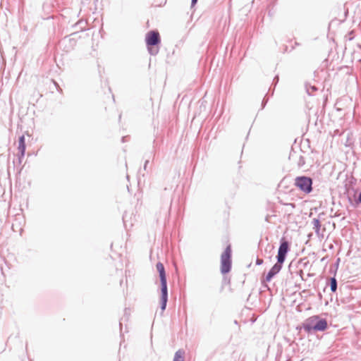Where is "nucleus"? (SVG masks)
Returning a JSON list of instances; mask_svg holds the SVG:
<instances>
[{
    "label": "nucleus",
    "instance_id": "nucleus-14",
    "mask_svg": "<svg viewBox=\"0 0 361 361\" xmlns=\"http://www.w3.org/2000/svg\"><path fill=\"white\" fill-rule=\"evenodd\" d=\"M311 88H312V90H314V91H315V90H317V88H316L315 87H314V86H313V87H312Z\"/></svg>",
    "mask_w": 361,
    "mask_h": 361
},
{
    "label": "nucleus",
    "instance_id": "nucleus-11",
    "mask_svg": "<svg viewBox=\"0 0 361 361\" xmlns=\"http://www.w3.org/2000/svg\"><path fill=\"white\" fill-rule=\"evenodd\" d=\"M313 224L316 228V231L318 232L321 226L319 220L317 219H313Z\"/></svg>",
    "mask_w": 361,
    "mask_h": 361
},
{
    "label": "nucleus",
    "instance_id": "nucleus-7",
    "mask_svg": "<svg viewBox=\"0 0 361 361\" xmlns=\"http://www.w3.org/2000/svg\"><path fill=\"white\" fill-rule=\"evenodd\" d=\"M282 264H279L278 262L276 264H275L272 268L270 269L269 273L267 274L266 276V281H269L273 278L274 276H275L276 274H278L282 267Z\"/></svg>",
    "mask_w": 361,
    "mask_h": 361
},
{
    "label": "nucleus",
    "instance_id": "nucleus-1",
    "mask_svg": "<svg viewBox=\"0 0 361 361\" xmlns=\"http://www.w3.org/2000/svg\"><path fill=\"white\" fill-rule=\"evenodd\" d=\"M157 269L159 274L161 280V310L166 309V302L168 300V290H167V283L164 267L162 263L158 262L156 265Z\"/></svg>",
    "mask_w": 361,
    "mask_h": 361
},
{
    "label": "nucleus",
    "instance_id": "nucleus-3",
    "mask_svg": "<svg viewBox=\"0 0 361 361\" xmlns=\"http://www.w3.org/2000/svg\"><path fill=\"white\" fill-rule=\"evenodd\" d=\"M231 248L228 245L221 256V271L226 274L230 271L231 267Z\"/></svg>",
    "mask_w": 361,
    "mask_h": 361
},
{
    "label": "nucleus",
    "instance_id": "nucleus-8",
    "mask_svg": "<svg viewBox=\"0 0 361 361\" xmlns=\"http://www.w3.org/2000/svg\"><path fill=\"white\" fill-rule=\"evenodd\" d=\"M17 147L20 153V157H23L25 152V135L19 137Z\"/></svg>",
    "mask_w": 361,
    "mask_h": 361
},
{
    "label": "nucleus",
    "instance_id": "nucleus-5",
    "mask_svg": "<svg viewBox=\"0 0 361 361\" xmlns=\"http://www.w3.org/2000/svg\"><path fill=\"white\" fill-rule=\"evenodd\" d=\"M312 180L306 176L297 177L295 179V185L305 193H310L312 190Z\"/></svg>",
    "mask_w": 361,
    "mask_h": 361
},
{
    "label": "nucleus",
    "instance_id": "nucleus-4",
    "mask_svg": "<svg viewBox=\"0 0 361 361\" xmlns=\"http://www.w3.org/2000/svg\"><path fill=\"white\" fill-rule=\"evenodd\" d=\"M307 328L314 331H324L327 328V322L324 319L312 317L308 319Z\"/></svg>",
    "mask_w": 361,
    "mask_h": 361
},
{
    "label": "nucleus",
    "instance_id": "nucleus-9",
    "mask_svg": "<svg viewBox=\"0 0 361 361\" xmlns=\"http://www.w3.org/2000/svg\"><path fill=\"white\" fill-rule=\"evenodd\" d=\"M173 361H184V352L182 350H178L175 353Z\"/></svg>",
    "mask_w": 361,
    "mask_h": 361
},
{
    "label": "nucleus",
    "instance_id": "nucleus-6",
    "mask_svg": "<svg viewBox=\"0 0 361 361\" xmlns=\"http://www.w3.org/2000/svg\"><path fill=\"white\" fill-rule=\"evenodd\" d=\"M289 250V244L287 241L281 242L277 255V261L279 264H283L285 261L286 254Z\"/></svg>",
    "mask_w": 361,
    "mask_h": 361
},
{
    "label": "nucleus",
    "instance_id": "nucleus-13",
    "mask_svg": "<svg viewBox=\"0 0 361 361\" xmlns=\"http://www.w3.org/2000/svg\"><path fill=\"white\" fill-rule=\"evenodd\" d=\"M358 199H359V201L361 202V192H360V194L359 195V198Z\"/></svg>",
    "mask_w": 361,
    "mask_h": 361
},
{
    "label": "nucleus",
    "instance_id": "nucleus-12",
    "mask_svg": "<svg viewBox=\"0 0 361 361\" xmlns=\"http://www.w3.org/2000/svg\"><path fill=\"white\" fill-rule=\"evenodd\" d=\"M262 262H263V260H262V259H257V264H262Z\"/></svg>",
    "mask_w": 361,
    "mask_h": 361
},
{
    "label": "nucleus",
    "instance_id": "nucleus-16",
    "mask_svg": "<svg viewBox=\"0 0 361 361\" xmlns=\"http://www.w3.org/2000/svg\"><path fill=\"white\" fill-rule=\"evenodd\" d=\"M26 135L28 137H30V135L28 133H26Z\"/></svg>",
    "mask_w": 361,
    "mask_h": 361
},
{
    "label": "nucleus",
    "instance_id": "nucleus-15",
    "mask_svg": "<svg viewBox=\"0 0 361 361\" xmlns=\"http://www.w3.org/2000/svg\"><path fill=\"white\" fill-rule=\"evenodd\" d=\"M192 4H195L197 2V0H192Z\"/></svg>",
    "mask_w": 361,
    "mask_h": 361
},
{
    "label": "nucleus",
    "instance_id": "nucleus-10",
    "mask_svg": "<svg viewBox=\"0 0 361 361\" xmlns=\"http://www.w3.org/2000/svg\"><path fill=\"white\" fill-rule=\"evenodd\" d=\"M336 288H337L336 280L334 278H332L331 279V290L333 292H335L336 290Z\"/></svg>",
    "mask_w": 361,
    "mask_h": 361
},
{
    "label": "nucleus",
    "instance_id": "nucleus-2",
    "mask_svg": "<svg viewBox=\"0 0 361 361\" xmlns=\"http://www.w3.org/2000/svg\"><path fill=\"white\" fill-rule=\"evenodd\" d=\"M145 42L149 52L153 55L157 54L159 51V49H154V47L159 44L161 42V38L159 32L155 30L148 32L145 36Z\"/></svg>",
    "mask_w": 361,
    "mask_h": 361
}]
</instances>
